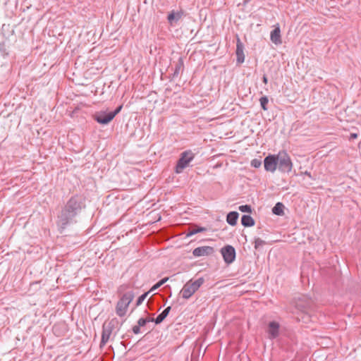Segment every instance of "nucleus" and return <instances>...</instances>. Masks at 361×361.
<instances>
[{
  "instance_id": "nucleus-1",
  "label": "nucleus",
  "mask_w": 361,
  "mask_h": 361,
  "mask_svg": "<svg viewBox=\"0 0 361 361\" xmlns=\"http://www.w3.org/2000/svg\"><path fill=\"white\" fill-rule=\"evenodd\" d=\"M81 199L79 197L75 196L71 197L62 210L61 216L65 220H68L69 218L73 216L77 211L81 209Z\"/></svg>"
},
{
  "instance_id": "nucleus-2",
  "label": "nucleus",
  "mask_w": 361,
  "mask_h": 361,
  "mask_svg": "<svg viewBox=\"0 0 361 361\" xmlns=\"http://www.w3.org/2000/svg\"><path fill=\"white\" fill-rule=\"evenodd\" d=\"M203 278H200L194 281H188L181 290L182 297L185 299L190 298L204 283Z\"/></svg>"
},
{
  "instance_id": "nucleus-3",
  "label": "nucleus",
  "mask_w": 361,
  "mask_h": 361,
  "mask_svg": "<svg viewBox=\"0 0 361 361\" xmlns=\"http://www.w3.org/2000/svg\"><path fill=\"white\" fill-rule=\"evenodd\" d=\"M134 295L129 292L123 295L118 301L116 307V312L119 317H123L126 314L128 306L133 300Z\"/></svg>"
},
{
  "instance_id": "nucleus-4",
  "label": "nucleus",
  "mask_w": 361,
  "mask_h": 361,
  "mask_svg": "<svg viewBox=\"0 0 361 361\" xmlns=\"http://www.w3.org/2000/svg\"><path fill=\"white\" fill-rule=\"evenodd\" d=\"M279 169L283 173H290L293 167L290 156L285 151H281L278 154Z\"/></svg>"
},
{
  "instance_id": "nucleus-5",
  "label": "nucleus",
  "mask_w": 361,
  "mask_h": 361,
  "mask_svg": "<svg viewBox=\"0 0 361 361\" xmlns=\"http://www.w3.org/2000/svg\"><path fill=\"white\" fill-rule=\"evenodd\" d=\"M194 156L191 152H184L181 154V157L178 161L176 167L177 173H181L183 169L188 166L189 163L192 160Z\"/></svg>"
},
{
  "instance_id": "nucleus-6",
  "label": "nucleus",
  "mask_w": 361,
  "mask_h": 361,
  "mask_svg": "<svg viewBox=\"0 0 361 361\" xmlns=\"http://www.w3.org/2000/svg\"><path fill=\"white\" fill-rule=\"evenodd\" d=\"M278 166V154H270L264 160V169L267 171L274 173Z\"/></svg>"
},
{
  "instance_id": "nucleus-7",
  "label": "nucleus",
  "mask_w": 361,
  "mask_h": 361,
  "mask_svg": "<svg viewBox=\"0 0 361 361\" xmlns=\"http://www.w3.org/2000/svg\"><path fill=\"white\" fill-rule=\"evenodd\" d=\"M221 253L224 260L227 264L232 263L235 259V250L231 245H226L221 248Z\"/></svg>"
},
{
  "instance_id": "nucleus-8",
  "label": "nucleus",
  "mask_w": 361,
  "mask_h": 361,
  "mask_svg": "<svg viewBox=\"0 0 361 361\" xmlns=\"http://www.w3.org/2000/svg\"><path fill=\"white\" fill-rule=\"evenodd\" d=\"M93 118L97 123L105 125L114 119V115H111V112L101 111L95 113Z\"/></svg>"
},
{
  "instance_id": "nucleus-9",
  "label": "nucleus",
  "mask_w": 361,
  "mask_h": 361,
  "mask_svg": "<svg viewBox=\"0 0 361 361\" xmlns=\"http://www.w3.org/2000/svg\"><path fill=\"white\" fill-rule=\"evenodd\" d=\"M270 39L275 45L282 44L281 31L279 23L274 25V30L270 33Z\"/></svg>"
},
{
  "instance_id": "nucleus-10",
  "label": "nucleus",
  "mask_w": 361,
  "mask_h": 361,
  "mask_svg": "<svg viewBox=\"0 0 361 361\" xmlns=\"http://www.w3.org/2000/svg\"><path fill=\"white\" fill-rule=\"evenodd\" d=\"M214 252V248L210 246H202V247H198L195 248L192 254L195 257H203V256H208L209 255H212Z\"/></svg>"
},
{
  "instance_id": "nucleus-11",
  "label": "nucleus",
  "mask_w": 361,
  "mask_h": 361,
  "mask_svg": "<svg viewBox=\"0 0 361 361\" xmlns=\"http://www.w3.org/2000/svg\"><path fill=\"white\" fill-rule=\"evenodd\" d=\"M244 47L239 37L237 38L236 44V56L237 61L239 63H243L245 61V55L243 51Z\"/></svg>"
},
{
  "instance_id": "nucleus-12",
  "label": "nucleus",
  "mask_w": 361,
  "mask_h": 361,
  "mask_svg": "<svg viewBox=\"0 0 361 361\" xmlns=\"http://www.w3.org/2000/svg\"><path fill=\"white\" fill-rule=\"evenodd\" d=\"M267 333L270 338L277 337L279 333V324L276 322H271L268 326Z\"/></svg>"
},
{
  "instance_id": "nucleus-13",
  "label": "nucleus",
  "mask_w": 361,
  "mask_h": 361,
  "mask_svg": "<svg viewBox=\"0 0 361 361\" xmlns=\"http://www.w3.org/2000/svg\"><path fill=\"white\" fill-rule=\"evenodd\" d=\"M238 218V213L236 212H231L226 216V221L231 226H235L237 224Z\"/></svg>"
},
{
  "instance_id": "nucleus-14",
  "label": "nucleus",
  "mask_w": 361,
  "mask_h": 361,
  "mask_svg": "<svg viewBox=\"0 0 361 361\" xmlns=\"http://www.w3.org/2000/svg\"><path fill=\"white\" fill-rule=\"evenodd\" d=\"M284 205L281 202H278L272 209V212L274 214L279 216H283L284 214Z\"/></svg>"
},
{
  "instance_id": "nucleus-15",
  "label": "nucleus",
  "mask_w": 361,
  "mask_h": 361,
  "mask_svg": "<svg viewBox=\"0 0 361 361\" xmlns=\"http://www.w3.org/2000/svg\"><path fill=\"white\" fill-rule=\"evenodd\" d=\"M241 223L244 226H252L255 225V221L249 215H243L241 219Z\"/></svg>"
},
{
  "instance_id": "nucleus-16",
  "label": "nucleus",
  "mask_w": 361,
  "mask_h": 361,
  "mask_svg": "<svg viewBox=\"0 0 361 361\" xmlns=\"http://www.w3.org/2000/svg\"><path fill=\"white\" fill-rule=\"evenodd\" d=\"M171 310V307H166L160 314H159L155 319L154 322L156 324L161 323L169 314Z\"/></svg>"
},
{
  "instance_id": "nucleus-17",
  "label": "nucleus",
  "mask_w": 361,
  "mask_h": 361,
  "mask_svg": "<svg viewBox=\"0 0 361 361\" xmlns=\"http://www.w3.org/2000/svg\"><path fill=\"white\" fill-rule=\"evenodd\" d=\"M182 16V13L180 12H174V11H172L171 12L169 16H168V20H169V23L172 25L173 24V20H178Z\"/></svg>"
},
{
  "instance_id": "nucleus-18",
  "label": "nucleus",
  "mask_w": 361,
  "mask_h": 361,
  "mask_svg": "<svg viewBox=\"0 0 361 361\" xmlns=\"http://www.w3.org/2000/svg\"><path fill=\"white\" fill-rule=\"evenodd\" d=\"M259 102H260V104H261V106L263 109V110L267 111V105L269 102L268 98L267 97H262L260 98Z\"/></svg>"
},
{
  "instance_id": "nucleus-19",
  "label": "nucleus",
  "mask_w": 361,
  "mask_h": 361,
  "mask_svg": "<svg viewBox=\"0 0 361 361\" xmlns=\"http://www.w3.org/2000/svg\"><path fill=\"white\" fill-rule=\"evenodd\" d=\"M109 336L110 332L104 330L102 336V343L105 344L108 341Z\"/></svg>"
},
{
  "instance_id": "nucleus-20",
  "label": "nucleus",
  "mask_w": 361,
  "mask_h": 361,
  "mask_svg": "<svg viewBox=\"0 0 361 361\" xmlns=\"http://www.w3.org/2000/svg\"><path fill=\"white\" fill-rule=\"evenodd\" d=\"M152 321H153V319H151L149 318H146V319L141 318L138 320V326H143L146 324L147 322H149Z\"/></svg>"
},
{
  "instance_id": "nucleus-21",
  "label": "nucleus",
  "mask_w": 361,
  "mask_h": 361,
  "mask_svg": "<svg viewBox=\"0 0 361 361\" xmlns=\"http://www.w3.org/2000/svg\"><path fill=\"white\" fill-rule=\"evenodd\" d=\"M239 210L242 212H251V208L249 205H241L239 207Z\"/></svg>"
},
{
  "instance_id": "nucleus-22",
  "label": "nucleus",
  "mask_w": 361,
  "mask_h": 361,
  "mask_svg": "<svg viewBox=\"0 0 361 361\" xmlns=\"http://www.w3.org/2000/svg\"><path fill=\"white\" fill-rule=\"evenodd\" d=\"M206 229L204 228H199L197 229H193V230H191L190 231H189V233L187 234L188 236H190V235H192L194 234H196L199 232H202V231H205Z\"/></svg>"
},
{
  "instance_id": "nucleus-23",
  "label": "nucleus",
  "mask_w": 361,
  "mask_h": 361,
  "mask_svg": "<svg viewBox=\"0 0 361 361\" xmlns=\"http://www.w3.org/2000/svg\"><path fill=\"white\" fill-rule=\"evenodd\" d=\"M262 164V161L259 159H255L251 161V166L255 168H259Z\"/></svg>"
},
{
  "instance_id": "nucleus-24",
  "label": "nucleus",
  "mask_w": 361,
  "mask_h": 361,
  "mask_svg": "<svg viewBox=\"0 0 361 361\" xmlns=\"http://www.w3.org/2000/svg\"><path fill=\"white\" fill-rule=\"evenodd\" d=\"M147 295L148 293H145V294L140 296L137 301V305H140L145 300Z\"/></svg>"
},
{
  "instance_id": "nucleus-25",
  "label": "nucleus",
  "mask_w": 361,
  "mask_h": 361,
  "mask_svg": "<svg viewBox=\"0 0 361 361\" xmlns=\"http://www.w3.org/2000/svg\"><path fill=\"white\" fill-rule=\"evenodd\" d=\"M167 279H164L162 280H161L160 281H159L157 284H155L152 290H155L156 288H159V286H161L162 284H164L166 281Z\"/></svg>"
},
{
  "instance_id": "nucleus-26",
  "label": "nucleus",
  "mask_w": 361,
  "mask_h": 361,
  "mask_svg": "<svg viewBox=\"0 0 361 361\" xmlns=\"http://www.w3.org/2000/svg\"><path fill=\"white\" fill-rule=\"evenodd\" d=\"M167 279H164L162 280H161L160 281H159L157 284H155L152 290H155L156 288H159V286H161L162 284H164L166 281Z\"/></svg>"
},
{
  "instance_id": "nucleus-27",
  "label": "nucleus",
  "mask_w": 361,
  "mask_h": 361,
  "mask_svg": "<svg viewBox=\"0 0 361 361\" xmlns=\"http://www.w3.org/2000/svg\"><path fill=\"white\" fill-rule=\"evenodd\" d=\"M123 106H119L114 111H111V115H114V118L121 111Z\"/></svg>"
},
{
  "instance_id": "nucleus-28",
  "label": "nucleus",
  "mask_w": 361,
  "mask_h": 361,
  "mask_svg": "<svg viewBox=\"0 0 361 361\" xmlns=\"http://www.w3.org/2000/svg\"><path fill=\"white\" fill-rule=\"evenodd\" d=\"M133 331L135 334H138L140 332V326H135L133 328Z\"/></svg>"
},
{
  "instance_id": "nucleus-29",
  "label": "nucleus",
  "mask_w": 361,
  "mask_h": 361,
  "mask_svg": "<svg viewBox=\"0 0 361 361\" xmlns=\"http://www.w3.org/2000/svg\"><path fill=\"white\" fill-rule=\"evenodd\" d=\"M350 137H351L352 139H355V138H357V135L356 133H352V134L350 135Z\"/></svg>"
},
{
  "instance_id": "nucleus-30",
  "label": "nucleus",
  "mask_w": 361,
  "mask_h": 361,
  "mask_svg": "<svg viewBox=\"0 0 361 361\" xmlns=\"http://www.w3.org/2000/svg\"><path fill=\"white\" fill-rule=\"evenodd\" d=\"M263 82L264 84H267L268 82L267 78L266 76L263 77Z\"/></svg>"
},
{
  "instance_id": "nucleus-31",
  "label": "nucleus",
  "mask_w": 361,
  "mask_h": 361,
  "mask_svg": "<svg viewBox=\"0 0 361 361\" xmlns=\"http://www.w3.org/2000/svg\"><path fill=\"white\" fill-rule=\"evenodd\" d=\"M305 173L307 174V176H310V173L306 172Z\"/></svg>"
}]
</instances>
